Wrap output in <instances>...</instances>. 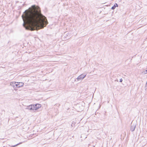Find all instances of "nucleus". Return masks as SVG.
Listing matches in <instances>:
<instances>
[{"label": "nucleus", "instance_id": "nucleus-9", "mask_svg": "<svg viewBox=\"0 0 147 147\" xmlns=\"http://www.w3.org/2000/svg\"><path fill=\"white\" fill-rule=\"evenodd\" d=\"M114 5H115L116 7H118V5L116 3H115Z\"/></svg>", "mask_w": 147, "mask_h": 147}, {"label": "nucleus", "instance_id": "nucleus-6", "mask_svg": "<svg viewBox=\"0 0 147 147\" xmlns=\"http://www.w3.org/2000/svg\"><path fill=\"white\" fill-rule=\"evenodd\" d=\"M34 106H33V105H30L29 106H27L26 108V109H28L30 110H32L33 111V109L34 108Z\"/></svg>", "mask_w": 147, "mask_h": 147}, {"label": "nucleus", "instance_id": "nucleus-8", "mask_svg": "<svg viewBox=\"0 0 147 147\" xmlns=\"http://www.w3.org/2000/svg\"><path fill=\"white\" fill-rule=\"evenodd\" d=\"M115 8H116V7L115 6V5H114L112 7L111 9H115Z\"/></svg>", "mask_w": 147, "mask_h": 147}, {"label": "nucleus", "instance_id": "nucleus-3", "mask_svg": "<svg viewBox=\"0 0 147 147\" xmlns=\"http://www.w3.org/2000/svg\"><path fill=\"white\" fill-rule=\"evenodd\" d=\"M16 87L20 88L23 86L24 83L22 82H15Z\"/></svg>", "mask_w": 147, "mask_h": 147}, {"label": "nucleus", "instance_id": "nucleus-4", "mask_svg": "<svg viewBox=\"0 0 147 147\" xmlns=\"http://www.w3.org/2000/svg\"><path fill=\"white\" fill-rule=\"evenodd\" d=\"M34 108L33 109V111L35 112L34 111H36L39 108L41 107V105L40 104H36L35 105H33Z\"/></svg>", "mask_w": 147, "mask_h": 147}, {"label": "nucleus", "instance_id": "nucleus-2", "mask_svg": "<svg viewBox=\"0 0 147 147\" xmlns=\"http://www.w3.org/2000/svg\"><path fill=\"white\" fill-rule=\"evenodd\" d=\"M86 75L85 74H82L79 76L76 79L78 81L82 80L86 76Z\"/></svg>", "mask_w": 147, "mask_h": 147}, {"label": "nucleus", "instance_id": "nucleus-7", "mask_svg": "<svg viewBox=\"0 0 147 147\" xmlns=\"http://www.w3.org/2000/svg\"><path fill=\"white\" fill-rule=\"evenodd\" d=\"M10 85L13 87H15V86H16L15 84H14V83H11L10 84Z\"/></svg>", "mask_w": 147, "mask_h": 147}, {"label": "nucleus", "instance_id": "nucleus-10", "mask_svg": "<svg viewBox=\"0 0 147 147\" xmlns=\"http://www.w3.org/2000/svg\"><path fill=\"white\" fill-rule=\"evenodd\" d=\"M123 81V80L122 78H121L120 79L119 82H122Z\"/></svg>", "mask_w": 147, "mask_h": 147}, {"label": "nucleus", "instance_id": "nucleus-1", "mask_svg": "<svg viewBox=\"0 0 147 147\" xmlns=\"http://www.w3.org/2000/svg\"><path fill=\"white\" fill-rule=\"evenodd\" d=\"M25 16L22 15L23 26L26 30L33 31L43 28L48 24L46 17L41 13L40 8L33 5L25 11Z\"/></svg>", "mask_w": 147, "mask_h": 147}, {"label": "nucleus", "instance_id": "nucleus-5", "mask_svg": "<svg viewBox=\"0 0 147 147\" xmlns=\"http://www.w3.org/2000/svg\"><path fill=\"white\" fill-rule=\"evenodd\" d=\"M136 124L132 123L131 124V127L130 128V130L132 132L134 131L135 128L136 127Z\"/></svg>", "mask_w": 147, "mask_h": 147}, {"label": "nucleus", "instance_id": "nucleus-11", "mask_svg": "<svg viewBox=\"0 0 147 147\" xmlns=\"http://www.w3.org/2000/svg\"><path fill=\"white\" fill-rule=\"evenodd\" d=\"M71 125L72 126H73L72 124H71Z\"/></svg>", "mask_w": 147, "mask_h": 147}]
</instances>
